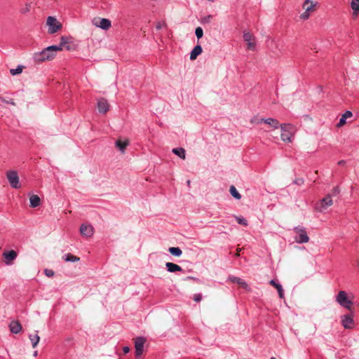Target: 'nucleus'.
Segmentation results:
<instances>
[{"label":"nucleus","instance_id":"obj_1","mask_svg":"<svg viewBox=\"0 0 359 359\" xmlns=\"http://www.w3.org/2000/svg\"><path fill=\"white\" fill-rule=\"evenodd\" d=\"M280 127L281 128V140L285 142H291L294 134L293 126L289 123H283Z\"/></svg>","mask_w":359,"mask_h":359},{"label":"nucleus","instance_id":"obj_2","mask_svg":"<svg viewBox=\"0 0 359 359\" xmlns=\"http://www.w3.org/2000/svg\"><path fill=\"white\" fill-rule=\"evenodd\" d=\"M336 301L342 307L351 310L353 302L348 299L347 293L345 291L341 290L339 292L338 294L336 296Z\"/></svg>","mask_w":359,"mask_h":359},{"label":"nucleus","instance_id":"obj_3","mask_svg":"<svg viewBox=\"0 0 359 359\" xmlns=\"http://www.w3.org/2000/svg\"><path fill=\"white\" fill-rule=\"evenodd\" d=\"M294 231L297 235L294 237V240L298 243H306L309 241V237L305 230V228L301 226H295Z\"/></svg>","mask_w":359,"mask_h":359},{"label":"nucleus","instance_id":"obj_4","mask_svg":"<svg viewBox=\"0 0 359 359\" xmlns=\"http://www.w3.org/2000/svg\"><path fill=\"white\" fill-rule=\"evenodd\" d=\"M55 57L54 53H50L46 48L40 52L35 53L33 55V59L36 62H42L46 60H52Z\"/></svg>","mask_w":359,"mask_h":359},{"label":"nucleus","instance_id":"obj_5","mask_svg":"<svg viewBox=\"0 0 359 359\" xmlns=\"http://www.w3.org/2000/svg\"><path fill=\"white\" fill-rule=\"evenodd\" d=\"M46 24L48 26V32L49 34H55L62 28V24L53 16H49L47 18Z\"/></svg>","mask_w":359,"mask_h":359},{"label":"nucleus","instance_id":"obj_6","mask_svg":"<svg viewBox=\"0 0 359 359\" xmlns=\"http://www.w3.org/2000/svg\"><path fill=\"white\" fill-rule=\"evenodd\" d=\"M6 177L11 187L19 189L20 187L18 172L15 170H9L6 172Z\"/></svg>","mask_w":359,"mask_h":359},{"label":"nucleus","instance_id":"obj_7","mask_svg":"<svg viewBox=\"0 0 359 359\" xmlns=\"http://www.w3.org/2000/svg\"><path fill=\"white\" fill-rule=\"evenodd\" d=\"M341 323L345 329L351 330L355 326L353 315L352 313L345 314L341 316Z\"/></svg>","mask_w":359,"mask_h":359},{"label":"nucleus","instance_id":"obj_8","mask_svg":"<svg viewBox=\"0 0 359 359\" xmlns=\"http://www.w3.org/2000/svg\"><path fill=\"white\" fill-rule=\"evenodd\" d=\"M146 339L143 337H138L135 339V356L140 358L144 352V345Z\"/></svg>","mask_w":359,"mask_h":359},{"label":"nucleus","instance_id":"obj_9","mask_svg":"<svg viewBox=\"0 0 359 359\" xmlns=\"http://www.w3.org/2000/svg\"><path fill=\"white\" fill-rule=\"evenodd\" d=\"M332 203L333 201L331 198V195L328 194L320 201V202L317 204L316 208L318 210V211L323 212L328 207L332 205Z\"/></svg>","mask_w":359,"mask_h":359},{"label":"nucleus","instance_id":"obj_10","mask_svg":"<svg viewBox=\"0 0 359 359\" xmlns=\"http://www.w3.org/2000/svg\"><path fill=\"white\" fill-rule=\"evenodd\" d=\"M79 231L82 236L91 237L94 233V228L90 224H82Z\"/></svg>","mask_w":359,"mask_h":359},{"label":"nucleus","instance_id":"obj_11","mask_svg":"<svg viewBox=\"0 0 359 359\" xmlns=\"http://www.w3.org/2000/svg\"><path fill=\"white\" fill-rule=\"evenodd\" d=\"M17 256H18L17 252L13 250H11L9 251H5L3 253V257L6 259L5 263L7 265L11 264L12 262L16 259Z\"/></svg>","mask_w":359,"mask_h":359},{"label":"nucleus","instance_id":"obj_12","mask_svg":"<svg viewBox=\"0 0 359 359\" xmlns=\"http://www.w3.org/2000/svg\"><path fill=\"white\" fill-rule=\"evenodd\" d=\"M109 104L107 101L101 98L97 101V109L100 113H106L109 110Z\"/></svg>","mask_w":359,"mask_h":359},{"label":"nucleus","instance_id":"obj_13","mask_svg":"<svg viewBox=\"0 0 359 359\" xmlns=\"http://www.w3.org/2000/svg\"><path fill=\"white\" fill-rule=\"evenodd\" d=\"M22 325L18 320H13L9 324L10 331L13 334H18L22 330Z\"/></svg>","mask_w":359,"mask_h":359},{"label":"nucleus","instance_id":"obj_14","mask_svg":"<svg viewBox=\"0 0 359 359\" xmlns=\"http://www.w3.org/2000/svg\"><path fill=\"white\" fill-rule=\"evenodd\" d=\"M71 41V38L69 36H62L60 39V42L59 46L62 48L65 47L67 50H71L72 49V46L69 44Z\"/></svg>","mask_w":359,"mask_h":359},{"label":"nucleus","instance_id":"obj_15","mask_svg":"<svg viewBox=\"0 0 359 359\" xmlns=\"http://www.w3.org/2000/svg\"><path fill=\"white\" fill-rule=\"evenodd\" d=\"M228 280L232 283H237L243 288L248 289V285L246 283V282L245 280H243V279H241V278L231 276L229 277Z\"/></svg>","mask_w":359,"mask_h":359},{"label":"nucleus","instance_id":"obj_16","mask_svg":"<svg viewBox=\"0 0 359 359\" xmlns=\"http://www.w3.org/2000/svg\"><path fill=\"white\" fill-rule=\"evenodd\" d=\"M264 123L266 124L269 125L273 128H278L280 125L277 119L268 118H262L260 120V123Z\"/></svg>","mask_w":359,"mask_h":359},{"label":"nucleus","instance_id":"obj_17","mask_svg":"<svg viewBox=\"0 0 359 359\" xmlns=\"http://www.w3.org/2000/svg\"><path fill=\"white\" fill-rule=\"evenodd\" d=\"M95 25L102 29L107 30L111 27V21L106 18L100 19L99 23L96 22Z\"/></svg>","mask_w":359,"mask_h":359},{"label":"nucleus","instance_id":"obj_18","mask_svg":"<svg viewBox=\"0 0 359 359\" xmlns=\"http://www.w3.org/2000/svg\"><path fill=\"white\" fill-rule=\"evenodd\" d=\"M165 266L168 271L171 273H175L177 271H183V269L180 266L172 262L165 263Z\"/></svg>","mask_w":359,"mask_h":359},{"label":"nucleus","instance_id":"obj_19","mask_svg":"<svg viewBox=\"0 0 359 359\" xmlns=\"http://www.w3.org/2000/svg\"><path fill=\"white\" fill-rule=\"evenodd\" d=\"M203 51L202 47L201 45H196L193 50L190 53V60H194L197 58V57L201 54Z\"/></svg>","mask_w":359,"mask_h":359},{"label":"nucleus","instance_id":"obj_20","mask_svg":"<svg viewBox=\"0 0 359 359\" xmlns=\"http://www.w3.org/2000/svg\"><path fill=\"white\" fill-rule=\"evenodd\" d=\"M128 145V140L122 141L121 140H118L115 142L116 147L118 148L122 154L125 152V150Z\"/></svg>","mask_w":359,"mask_h":359},{"label":"nucleus","instance_id":"obj_21","mask_svg":"<svg viewBox=\"0 0 359 359\" xmlns=\"http://www.w3.org/2000/svg\"><path fill=\"white\" fill-rule=\"evenodd\" d=\"M353 115L352 112L350 111H346L340 118L337 126V127H341L346 123V120L348 118L351 117Z\"/></svg>","mask_w":359,"mask_h":359},{"label":"nucleus","instance_id":"obj_22","mask_svg":"<svg viewBox=\"0 0 359 359\" xmlns=\"http://www.w3.org/2000/svg\"><path fill=\"white\" fill-rule=\"evenodd\" d=\"M41 199L38 195L33 194L29 197L30 206L36 208L40 205Z\"/></svg>","mask_w":359,"mask_h":359},{"label":"nucleus","instance_id":"obj_23","mask_svg":"<svg viewBox=\"0 0 359 359\" xmlns=\"http://www.w3.org/2000/svg\"><path fill=\"white\" fill-rule=\"evenodd\" d=\"M65 262H75L80 260L79 257L74 256L70 253L65 255L62 257Z\"/></svg>","mask_w":359,"mask_h":359},{"label":"nucleus","instance_id":"obj_24","mask_svg":"<svg viewBox=\"0 0 359 359\" xmlns=\"http://www.w3.org/2000/svg\"><path fill=\"white\" fill-rule=\"evenodd\" d=\"M29 338L32 342V347L35 348L39 342V340H40L39 336L38 335L37 333H36L34 334H29Z\"/></svg>","mask_w":359,"mask_h":359},{"label":"nucleus","instance_id":"obj_25","mask_svg":"<svg viewBox=\"0 0 359 359\" xmlns=\"http://www.w3.org/2000/svg\"><path fill=\"white\" fill-rule=\"evenodd\" d=\"M168 252L175 257H180L182 254V251L179 247H170L168 249Z\"/></svg>","mask_w":359,"mask_h":359},{"label":"nucleus","instance_id":"obj_26","mask_svg":"<svg viewBox=\"0 0 359 359\" xmlns=\"http://www.w3.org/2000/svg\"><path fill=\"white\" fill-rule=\"evenodd\" d=\"M172 152L182 159H184L186 157V151L183 148H175L172 149Z\"/></svg>","mask_w":359,"mask_h":359},{"label":"nucleus","instance_id":"obj_27","mask_svg":"<svg viewBox=\"0 0 359 359\" xmlns=\"http://www.w3.org/2000/svg\"><path fill=\"white\" fill-rule=\"evenodd\" d=\"M229 191L231 196L236 199L239 200L241 198V195L239 194V192L237 191L236 188L233 185L230 187Z\"/></svg>","mask_w":359,"mask_h":359},{"label":"nucleus","instance_id":"obj_28","mask_svg":"<svg viewBox=\"0 0 359 359\" xmlns=\"http://www.w3.org/2000/svg\"><path fill=\"white\" fill-rule=\"evenodd\" d=\"M313 6L314 4H313V3L310 1V0H306L303 5V8L305 9L306 11L309 13V11L313 10Z\"/></svg>","mask_w":359,"mask_h":359},{"label":"nucleus","instance_id":"obj_29","mask_svg":"<svg viewBox=\"0 0 359 359\" xmlns=\"http://www.w3.org/2000/svg\"><path fill=\"white\" fill-rule=\"evenodd\" d=\"M351 6L355 13H359V0H352Z\"/></svg>","mask_w":359,"mask_h":359},{"label":"nucleus","instance_id":"obj_30","mask_svg":"<svg viewBox=\"0 0 359 359\" xmlns=\"http://www.w3.org/2000/svg\"><path fill=\"white\" fill-rule=\"evenodd\" d=\"M22 69H23V66L18 65L17 68L10 69V73L13 76H15V75H18V74H20V73H22Z\"/></svg>","mask_w":359,"mask_h":359},{"label":"nucleus","instance_id":"obj_31","mask_svg":"<svg viewBox=\"0 0 359 359\" xmlns=\"http://www.w3.org/2000/svg\"><path fill=\"white\" fill-rule=\"evenodd\" d=\"M243 39L245 42L248 43V42L253 41L254 36L250 32H244Z\"/></svg>","mask_w":359,"mask_h":359},{"label":"nucleus","instance_id":"obj_32","mask_svg":"<svg viewBox=\"0 0 359 359\" xmlns=\"http://www.w3.org/2000/svg\"><path fill=\"white\" fill-rule=\"evenodd\" d=\"M46 48L50 52V53H54L55 51L62 50L61 47L59 45L58 46H55V45L50 46L47 47Z\"/></svg>","mask_w":359,"mask_h":359},{"label":"nucleus","instance_id":"obj_33","mask_svg":"<svg viewBox=\"0 0 359 359\" xmlns=\"http://www.w3.org/2000/svg\"><path fill=\"white\" fill-rule=\"evenodd\" d=\"M236 219L237 221V222L239 224H241V225H243V226H247L248 225V221L243 217H237L236 216Z\"/></svg>","mask_w":359,"mask_h":359},{"label":"nucleus","instance_id":"obj_34","mask_svg":"<svg viewBox=\"0 0 359 359\" xmlns=\"http://www.w3.org/2000/svg\"><path fill=\"white\" fill-rule=\"evenodd\" d=\"M195 34L198 39L202 38L203 36V29L201 27H198L197 28H196Z\"/></svg>","mask_w":359,"mask_h":359},{"label":"nucleus","instance_id":"obj_35","mask_svg":"<svg viewBox=\"0 0 359 359\" xmlns=\"http://www.w3.org/2000/svg\"><path fill=\"white\" fill-rule=\"evenodd\" d=\"M339 191H340V190L338 187H334L331 191V194H330L331 195V198L332 196H335L338 195L339 194Z\"/></svg>","mask_w":359,"mask_h":359},{"label":"nucleus","instance_id":"obj_36","mask_svg":"<svg viewBox=\"0 0 359 359\" xmlns=\"http://www.w3.org/2000/svg\"><path fill=\"white\" fill-rule=\"evenodd\" d=\"M202 299V295L200 293L194 294L193 296V300L196 302H199Z\"/></svg>","mask_w":359,"mask_h":359},{"label":"nucleus","instance_id":"obj_37","mask_svg":"<svg viewBox=\"0 0 359 359\" xmlns=\"http://www.w3.org/2000/svg\"><path fill=\"white\" fill-rule=\"evenodd\" d=\"M212 18V16L209 15L203 17L201 20V22L203 23H209V22H210Z\"/></svg>","mask_w":359,"mask_h":359},{"label":"nucleus","instance_id":"obj_38","mask_svg":"<svg viewBox=\"0 0 359 359\" xmlns=\"http://www.w3.org/2000/svg\"><path fill=\"white\" fill-rule=\"evenodd\" d=\"M247 49L254 50L255 49V43L252 41L248 42Z\"/></svg>","mask_w":359,"mask_h":359},{"label":"nucleus","instance_id":"obj_39","mask_svg":"<svg viewBox=\"0 0 359 359\" xmlns=\"http://www.w3.org/2000/svg\"><path fill=\"white\" fill-rule=\"evenodd\" d=\"M304 182V180L303 178H297L293 181V184H297V185H302Z\"/></svg>","mask_w":359,"mask_h":359},{"label":"nucleus","instance_id":"obj_40","mask_svg":"<svg viewBox=\"0 0 359 359\" xmlns=\"http://www.w3.org/2000/svg\"><path fill=\"white\" fill-rule=\"evenodd\" d=\"M269 284L273 286L275 288L278 289L279 287L282 286L280 283L276 282L274 280H271L269 281Z\"/></svg>","mask_w":359,"mask_h":359},{"label":"nucleus","instance_id":"obj_41","mask_svg":"<svg viewBox=\"0 0 359 359\" xmlns=\"http://www.w3.org/2000/svg\"><path fill=\"white\" fill-rule=\"evenodd\" d=\"M309 12H307V11H305L303 13H302V14L300 15V18H301L302 20H305L308 19V18H309Z\"/></svg>","mask_w":359,"mask_h":359},{"label":"nucleus","instance_id":"obj_42","mask_svg":"<svg viewBox=\"0 0 359 359\" xmlns=\"http://www.w3.org/2000/svg\"><path fill=\"white\" fill-rule=\"evenodd\" d=\"M44 273L48 276V277H52L54 276V271L51 269H45L44 271Z\"/></svg>","mask_w":359,"mask_h":359},{"label":"nucleus","instance_id":"obj_43","mask_svg":"<svg viewBox=\"0 0 359 359\" xmlns=\"http://www.w3.org/2000/svg\"><path fill=\"white\" fill-rule=\"evenodd\" d=\"M278 296L280 299H283L284 297V293H283V287L280 286L277 289Z\"/></svg>","mask_w":359,"mask_h":359},{"label":"nucleus","instance_id":"obj_44","mask_svg":"<svg viewBox=\"0 0 359 359\" xmlns=\"http://www.w3.org/2000/svg\"><path fill=\"white\" fill-rule=\"evenodd\" d=\"M30 10V4H27L25 7L22 10V12L25 13L27 12H29Z\"/></svg>","mask_w":359,"mask_h":359},{"label":"nucleus","instance_id":"obj_45","mask_svg":"<svg viewBox=\"0 0 359 359\" xmlns=\"http://www.w3.org/2000/svg\"><path fill=\"white\" fill-rule=\"evenodd\" d=\"M187 280H194L197 283H199L200 282V280L198 278H196V277H193V276H188L187 277Z\"/></svg>","mask_w":359,"mask_h":359},{"label":"nucleus","instance_id":"obj_46","mask_svg":"<svg viewBox=\"0 0 359 359\" xmlns=\"http://www.w3.org/2000/svg\"><path fill=\"white\" fill-rule=\"evenodd\" d=\"M163 25V23H161V22H157V24L156 25V29H158V30H160V29L162 28Z\"/></svg>","mask_w":359,"mask_h":359},{"label":"nucleus","instance_id":"obj_47","mask_svg":"<svg viewBox=\"0 0 359 359\" xmlns=\"http://www.w3.org/2000/svg\"><path fill=\"white\" fill-rule=\"evenodd\" d=\"M130 348H129L128 346H124V347L123 348V353H124L125 354H126V353H129V352H130Z\"/></svg>","mask_w":359,"mask_h":359},{"label":"nucleus","instance_id":"obj_48","mask_svg":"<svg viewBox=\"0 0 359 359\" xmlns=\"http://www.w3.org/2000/svg\"><path fill=\"white\" fill-rule=\"evenodd\" d=\"M344 163H345V162H344V161H340L339 162V165H344Z\"/></svg>","mask_w":359,"mask_h":359},{"label":"nucleus","instance_id":"obj_49","mask_svg":"<svg viewBox=\"0 0 359 359\" xmlns=\"http://www.w3.org/2000/svg\"><path fill=\"white\" fill-rule=\"evenodd\" d=\"M34 356L37 355V351H35V352L34 353Z\"/></svg>","mask_w":359,"mask_h":359},{"label":"nucleus","instance_id":"obj_50","mask_svg":"<svg viewBox=\"0 0 359 359\" xmlns=\"http://www.w3.org/2000/svg\"><path fill=\"white\" fill-rule=\"evenodd\" d=\"M189 184H190V181H189V180H188V181H187V184H188V185H189Z\"/></svg>","mask_w":359,"mask_h":359},{"label":"nucleus","instance_id":"obj_51","mask_svg":"<svg viewBox=\"0 0 359 359\" xmlns=\"http://www.w3.org/2000/svg\"><path fill=\"white\" fill-rule=\"evenodd\" d=\"M270 359H276V358H273V357H272V358H271Z\"/></svg>","mask_w":359,"mask_h":359}]
</instances>
